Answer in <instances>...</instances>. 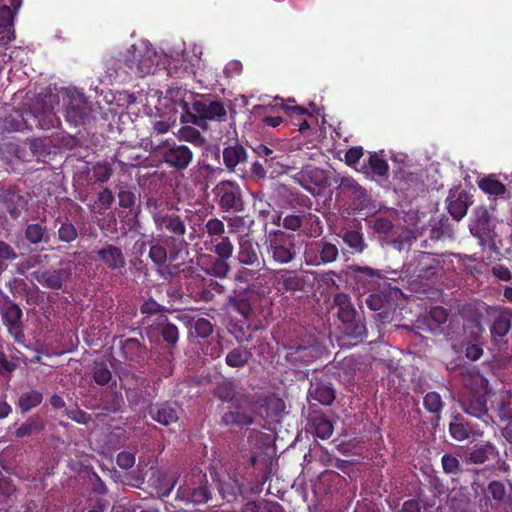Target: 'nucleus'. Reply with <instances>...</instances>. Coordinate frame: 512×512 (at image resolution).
Returning <instances> with one entry per match:
<instances>
[{"mask_svg": "<svg viewBox=\"0 0 512 512\" xmlns=\"http://www.w3.org/2000/svg\"><path fill=\"white\" fill-rule=\"evenodd\" d=\"M167 97L175 107L181 109V123L202 126L205 120L219 122L226 120L227 111L221 100L200 96L181 87L169 89Z\"/></svg>", "mask_w": 512, "mask_h": 512, "instance_id": "nucleus-1", "label": "nucleus"}, {"mask_svg": "<svg viewBox=\"0 0 512 512\" xmlns=\"http://www.w3.org/2000/svg\"><path fill=\"white\" fill-rule=\"evenodd\" d=\"M332 308L337 309V317L342 324L343 333L356 342L363 341L367 335L365 319L351 303V298L344 292L333 296Z\"/></svg>", "mask_w": 512, "mask_h": 512, "instance_id": "nucleus-2", "label": "nucleus"}, {"mask_svg": "<svg viewBox=\"0 0 512 512\" xmlns=\"http://www.w3.org/2000/svg\"><path fill=\"white\" fill-rule=\"evenodd\" d=\"M142 146L151 153L160 152L163 163L172 169L185 170L194 159V153L184 144L168 140H153L152 137L142 139Z\"/></svg>", "mask_w": 512, "mask_h": 512, "instance_id": "nucleus-3", "label": "nucleus"}, {"mask_svg": "<svg viewBox=\"0 0 512 512\" xmlns=\"http://www.w3.org/2000/svg\"><path fill=\"white\" fill-rule=\"evenodd\" d=\"M491 394L492 391L489 388L488 381L480 377L463 391L459 403L466 414L488 424L492 420V416L489 414L490 408L487 406Z\"/></svg>", "mask_w": 512, "mask_h": 512, "instance_id": "nucleus-4", "label": "nucleus"}, {"mask_svg": "<svg viewBox=\"0 0 512 512\" xmlns=\"http://www.w3.org/2000/svg\"><path fill=\"white\" fill-rule=\"evenodd\" d=\"M267 261L276 265H287L297 258L296 237L282 230H272L264 240Z\"/></svg>", "mask_w": 512, "mask_h": 512, "instance_id": "nucleus-5", "label": "nucleus"}, {"mask_svg": "<svg viewBox=\"0 0 512 512\" xmlns=\"http://www.w3.org/2000/svg\"><path fill=\"white\" fill-rule=\"evenodd\" d=\"M218 208L229 214L245 211V200L240 185L233 180H222L212 190Z\"/></svg>", "mask_w": 512, "mask_h": 512, "instance_id": "nucleus-6", "label": "nucleus"}, {"mask_svg": "<svg viewBox=\"0 0 512 512\" xmlns=\"http://www.w3.org/2000/svg\"><path fill=\"white\" fill-rule=\"evenodd\" d=\"M255 400L252 395H239L221 417V425L227 427H244L253 423Z\"/></svg>", "mask_w": 512, "mask_h": 512, "instance_id": "nucleus-7", "label": "nucleus"}, {"mask_svg": "<svg viewBox=\"0 0 512 512\" xmlns=\"http://www.w3.org/2000/svg\"><path fill=\"white\" fill-rule=\"evenodd\" d=\"M339 248L327 237L309 242L305 246L304 260L308 266H321L337 261Z\"/></svg>", "mask_w": 512, "mask_h": 512, "instance_id": "nucleus-8", "label": "nucleus"}, {"mask_svg": "<svg viewBox=\"0 0 512 512\" xmlns=\"http://www.w3.org/2000/svg\"><path fill=\"white\" fill-rule=\"evenodd\" d=\"M274 287L281 294L302 296L308 293L311 285L309 278L300 270L279 269L275 273Z\"/></svg>", "mask_w": 512, "mask_h": 512, "instance_id": "nucleus-9", "label": "nucleus"}, {"mask_svg": "<svg viewBox=\"0 0 512 512\" xmlns=\"http://www.w3.org/2000/svg\"><path fill=\"white\" fill-rule=\"evenodd\" d=\"M179 246V242L175 239H171L169 242L164 238L153 239L149 242L148 258L156 268L164 266L167 261L175 262L182 257L184 251Z\"/></svg>", "mask_w": 512, "mask_h": 512, "instance_id": "nucleus-10", "label": "nucleus"}, {"mask_svg": "<svg viewBox=\"0 0 512 512\" xmlns=\"http://www.w3.org/2000/svg\"><path fill=\"white\" fill-rule=\"evenodd\" d=\"M67 96L68 103L64 114L66 121L74 126L84 124L92 111L91 103L77 89L69 90Z\"/></svg>", "mask_w": 512, "mask_h": 512, "instance_id": "nucleus-11", "label": "nucleus"}, {"mask_svg": "<svg viewBox=\"0 0 512 512\" xmlns=\"http://www.w3.org/2000/svg\"><path fill=\"white\" fill-rule=\"evenodd\" d=\"M29 198L16 186L0 188V205L12 220H18L28 210Z\"/></svg>", "mask_w": 512, "mask_h": 512, "instance_id": "nucleus-12", "label": "nucleus"}, {"mask_svg": "<svg viewBox=\"0 0 512 512\" xmlns=\"http://www.w3.org/2000/svg\"><path fill=\"white\" fill-rule=\"evenodd\" d=\"M156 228L161 231L168 233L164 239L169 242L171 239H175L179 242V248L186 250L188 243L184 236L186 234V223L182 216L175 212L166 213L164 216L156 218Z\"/></svg>", "mask_w": 512, "mask_h": 512, "instance_id": "nucleus-13", "label": "nucleus"}, {"mask_svg": "<svg viewBox=\"0 0 512 512\" xmlns=\"http://www.w3.org/2000/svg\"><path fill=\"white\" fill-rule=\"evenodd\" d=\"M490 333L494 343H502L512 328V309L496 306L488 310Z\"/></svg>", "mask_w": 512, "mask_h": 512, "instance_id": "nucleus-14", "label": "nucleus"}, {"mask_svg": "<svg viewBox=\"0 0 512 512\" xmlns=\"http://www.w3.org/2000/svg\"><path fill=\"white\" fill-rule=\"evenodd\" d=\"M223 164L229 173L245 178L248 175V154L238 142L224 147L222 151Z\"/></svg>", "mask_w": 512, "mask_h": 512, "instance_id": "nucleus-15", "label": "nucleus"}, {"mask_svg": "<svg viewBox=\"0 0 512 512\" xmlns=\"http://www.w3.org/2000/svg\"><path fill=\"white\" fill-rule=\"evenodd\" d=\"M132 59L127 58L125 64L130 69L131 73L136 77L143 78L148 74L155 72L154 57L156 53L153 49L148 47L132 46Z\"/></svg>", "mask_w": 512, "mask_h": 512, "instance_id": "nucleus-16", "label": "nucleus"}, {"mask_svg": "<svg viewBox=\"0 0 512 512\" xmlns=\"http://www.w3.org/2000/svg\"><path fill=\"white\" fill-rule=\"evenodd\" d=\"M237 261L239 264L248 267H264L266 260L259 251V244L249 235H239Z\"/></svg>", "mask_w": 512, "mask_h": 512, "instance_id": "nucleus-17", "label": "nucleus"}, {"mask_svg": "<svg viewBox=\"0 0 512 512\" xmlns=\"http://www.w3.org/2000/svg\"><path fill=\"white\" fill-rule=\"evenodd\" d=\"M244 486L243 469L232 466L226 471L223 478L218 479V491L227 502H233L242 493Z\"/></svg>", "mask_w": 512, "mask_h": 512, "instance_id": "nucleus-18", "label": "nucleus"}, {"mask_svg": "<svg viewBox=\"0 0 512 512\" xmlns=\"http://www.w3.org/2000/svg\"><path fill=\"white\" fill-rule=\"evenodd\" d=\"M293 179L312 195L316 194V189L325 188L328 185V177L325 170L311 165L303 166L293 176Z\"/></svg>", "mask_w": 512, "mask_h": 512, "instance_id": "nucleus-19", "label": "nucleus"}, {"mask_svg": "<svg viewBox=\"0 0 512 512\" xmlns=\"http://www.w3.org/2000/svg\"><path fill=\"white\" fill-rule=\"evenodd\" d=\"M176 498L194 505L205 504L211 499V490L206 475L199 477L197 486L184 485L177 490Z\"/></svg>", "mask_w": 512, "mask_h": 512, "instance_id": "nucleus-20", "label": "nucleus"}, {"mask_svg": "<svg viewBox=\"0 0 512 512\" xmlns=\"http://www.w3.org/2000/svg\"><path fill=\"white\" fill-rule=\"evenodd\" d=\"M306 429L309 433L320 439H328L333 434L334 426L332 421L322 410L310 406Z\"/></svg>", "mask_w": 512, "mask_h": 512, "instance_id": "nucleus-21", "label": "nucleus"}, {"mask_svg": "<svg viewBox=\"0 0 512 512\" xmlns=\"http://www.w3.org/2000/svg\"><path fill=\"white\" fill-rule=\"evenodd\" d=\"M31 276L45 288L60 290L64 283L71 278V269H39L33 271Z\"/></svg>", "mask_w": 512, "mask_h": 512, "instance_id": "nucleus-22", "label": "nucleus"}, {"mask_svg": "<svg viewBox=\"0 0 512 512\" xmlns=\"http://www.w3.org/2000/svg\"><path fill=\"white\" fill-rule=\"evenodd\" d=\"M479 488L478 480H474L471 483V487L468 486H453L450 490V507L451 509L459 512H470L471 509V495H477Z\"/></svg>", "mask_w": 512, "mask_h": 512, "instance_id": "nucleus-23", "label": "nucleus"}, {"mask_svg": "<svg viewBox=\"0 0 512 512\" xmlns=\"http://www.w3.org/2000/svg\"><path fill=\"white\" fill-rule=\"evenodd\" d=\"M146 411L153 421L162 426L167 427L179 421L178 410L175 404L169 401L150 403Z\"/></svg>", "mask_w": 512, "mask_h": 512, "instance_id": "nucleus-24", "label": "nucleus"}, {"mask_svg": "<svg viewBox=\"0 0 512 512\" xmlns=\"http://www.w3.org/2000/svg\"><path fill=\"white\" fill-rule=\"evenodd\" d=\"M139 311L142 315L140 323L147 332L154 327V325L158 324L160 319L168 317L167 312H169V309L159 304L153 298H149L143 301L139 307Z\"/></svg>", "mask_w": 512, "mask_h": 512, "instance_id": "nucleus-25", "label": "nucleus"}, {"mask_svg": "<svg viewBox=\"0 0 512 512\" xmlns=\"http://www.w3.org/2000/svg\"><path fill=\"white\" fill-rule=\"evenodd\" d=\"M254 293L249 290H234L231 295L228 296V306L235 312H237L245 320L250 321L254 314L253 300H255Z\"/></svg>", "mask_w": 512, "mask_h": 512, "instance_id": "nucleus-26", "label": "nucleus"}, {"mask_svg": "<svg viewBox=\"0 0 512 512\" xmlns=\"http://www.w3.org/2000/svg\"><path fill=\"white\" fill-rule=\"evenodd\" d=\"M446 202L448 212L457 221L467 214L468 208L472 204L469 193L460 187L450 190Z\"/></svg>", "mask_w": 512, "mask_h": 512, "instance_id": "nucleus-27", "label": "nucleus"}, {"mask_svg": "<svg viewBox=\"0 0 512 512\" xmlns=\"http://www.w3.org/2000/svg\"><path fill=\"white\" fill-rule=\"evenodd\" d=\"M98 260L108 269L122 273L126 267V259L120 247L105 243L96 251Z\"/></svg>", "mask_w": 512, "mask_h": 512, "instance_id": "nucleus-28", "label": "nucleus"}, {"mask_svg": "<svg viewBox=\"0 0 512 512\" xmlns=\"http://www.w3.org/2000/svg\"><path fill=\"white\" fill-rule=\"evenodd\" d=\"M28 116L33 123V127L49 130L60 124L59 118L56 116L53 107L43 104L41 107L34 106L28 110Z\"/></svg>", "mask_w": 512, "mask_h": 512, "instance_id": "nucleus-29", "label": "nucleus"}, {"mask_svg": "<svg viewBox=\"0 0 512 512\" xmlns=\"http://www.w3.org/2000/svg\"><path fill=\"white\" fill-rule=\"evenodd\" d=\"M487 492L490 498L501 505L506 512H512V482L492 480L488 483Z\"/></svg>", "mask_w": 512, "mask_h": 512, "instance_id": "nucleus-30", "label": "nucleus"}, {"mask_svg": "<svg viewBox=\"0 0 512 512\" xmlns=\"http://www.w3.org/2000/svg\"><path fill=\"white\" fill-rule=\"evenodd\" d=\"M490 410L496 414L500 421L512 418V392L499 390L490 395Z\"/></svg>", "mask_w": 512, "mask_h": 512, "instance_id": "nucleus-31", "label": "nucleus"}, {"mask_svg": "<svg viewBox=\"0 0 512 512\" xmlns=\"http://www.w3.org/2000/svg\"><path fill=\"white\" fill-rule=\"evenodd\" d=\"M147 335H160L163 341L166 343L165 347L175 348L179 342V329L178 327L170 321L168 317L165 319H160V322L150 330H148Z\"/></svg>", "mask_w": 512, "mask_h": 512, "instance_id": "nucleus-32", "label": "nucleus"}, {"mask_svg": "<svg viewBox=\"0 0 512 512\" xmlns=\"http://www.w3.org/2000/svg\"><path fill=\"white\" fill-rule=\"evenodd\" d=\"M1 311L3 323L8 328L9 333L14 335L16 339L23 336L21 323L23 312L21 308L15 303H6Z\"/></svg>", "mask_w": 512, "mask_h": 512, "instance_id": "nucleus-33", "label": "nucleus"}, {"mask_svg": "<svg viewBox=\"0 0 512 512\" xmlns=\"http://www.w3.org/2000/svg\"><path fill=\"white\" fill-rule=\"evenodd\" d=\"M113 160L120 166L121 171L127 172L130 168L139 166L143 162V157L137 148L122 145L117 149Z\"/></svg>", "mask_w": 512, "mask_h": 512, "instance_id": "nucleus-34", "label": "nucleus"}, {"mask_svg": "<svg viewBox=\"0 0 512 512\" xmlns=\"http://www.w3.org/2000/svg\"><path fill=\"white\" fill-rule=\"evenodd\" d=\"M12 6L0 7V44L7 45L15 39L14 18L15 11Z\"/></svg>", "mask_w": 512, "mask_h": 512, "instance_id": "nucleus-35", "label": "nucleus"}, {"mask_svg": "<svg viewBox=\"0 0 512 512\" xmlns=\"http://www.w3.org/2000/svg\"><path fill=\"white\" fill-rule=\"evenodd\" d=\"M309 398L318 403L329 406L336 398V392L333 385L329 382L316 380L311 382L309 388Z\"/></svg>", "mask_w": 512, "mask_h": 512, "instance_id": "nucleus-36", "label": "nucleus"}, {"mask_svg": "<svg viewBox=\"0 0 512 512\" xmlns=\"http://www.w3.org/2000/svg\"><path fill=\"white\" fill-rule=\"evenodd\" d=\"M121 349L124 358L130 362H143L148 353L146 345L137 338H127L122 341Z\"/></svg>", "mask_w": 512, "mask_h": 512, "instance_id": "nucleus-37", "label": "nucleus"}, {"mask_svg": "<svg viewBox=\"0 0 512 512\" xmlns=\"http://www.w3.org/2000/svg\"><path fill=\"white\" fill-rule=\"evenodd\" d=\"M355 272L357 284L361 285L365 291H374L384 280L380 271L368 266L357 267Z\"/></svg>", "mask_w": 512, "mask_h": 512, "instance_id": "nucleus-38", "label": "nucleus"}, {"mask_svg": "<svg viewBox=\"0 0 512 512\" xmlns=\"http://www.w3.org/2000/svg\"><path fill=\"white\" fill-rule=\"evenodd\" d=\"M439 262L430 253L419 252L415 258L414 273L420 278L429 279L437 274Z\"/></svg>", "mask_w": 512, "mask_h": 512, "instance_id": "nucleus-39", "label": "nucleus"}, {"mask_svg": "<svg viewBox=\"0 0 512 512\" xmlns=\"http://www.w3.org/2000/svg\"><path fill=\"white\" fill-rule=\"evenodd\" d=\"M236 382L233 380L223 379L215 383L213 395L223 403H234L239 395H246L236 391Z\"/></svg>", "mask_w": 512, "mask_h": 512, "instance_id": "nucleus-40", "label": "nucleus"}, {"mask_svg": "<svg viewBox=\"0 0 512 512\" xmlns=\"http://www.w3.org/2000/svg\"><path fill=\"white\" fill-rule=\"evenodd\" d=\"M153 360L159 368V373L165 377L173 373L174 352L173 348L160 347L153 351Z\"/></svg>", "mask_w": 512, "mask_h": 512, "instance_id": "nucleus-41", "label": "nucleus"}, {"mask_svg": "<svg viewBox=\"0 0 512 512\" xmlns=\"http://www.w3.org/2000/svg\"><path fill=\"white\" fill-rule=\"evenodd\" d=\"M167 74L173 78H185L195 75V65L185 58L170 60L166 66Z\"/></svg>", "mask_w": 512, "mask_h": 512, "instance_id": "nucleus-42", "label": "nucleus"}, {"mask_svg": "<svg viewBox=\"0 0 512 512\" xmlns=\"http://www.w3.org/2000/svg\"><path fill=\"white\" fill-rule=\"evenodd\" d=\"M4 128L9 132L33 129V123L28 116V110L23 112L15 111L4 119Z\"/></svg>", "mask_w": 512, "mask_h": 512, "instance_id": "nucleus-43", "label": "nucleus"}, {"mask_svg": "<svg viewBox=\"0 0 512 512\" xmlns=\"http://www.w3.org/2000/svg\"><path fill=\"white\" fill-rule=\"evenodd\" d=\"M339 236L354 253H362L367 247L363 233L360 230L347 229L339 234Z\"/></svg>", "mask_w": 512, "mask_h": 512, "instance_id": "nucleus-44", "label": "nucleus"}, {"mask_svg": "<svg viewBox=\"0 0 512 512\" xmlns=\"http://www.w3.org/2000/svg\"><path fill=\"white\" fill-rule=\"evenodd\" d=\"M495 452V447L490 444L475 445L466 453L465 458L473 464L485 463Z\"/></svg>", "mask_w": 512, "mask_h": 512, "instance_id": "nucleus-45", "label": "nucleus"}, {"mask_svg": "<svg viewBox=\"0 0 512 512\" xmlns=\"http://www.w3.org/2000/svg\"><path fill=\"white\" fill-rule=\"evenodd\" d=\"M281 108L284 110V112L292 117L298 120L297 125L299 126L300 132H305L306 130L310 129V125L308 121L306 120V116L313 117L311 113L308 112V110L304 107L298 106V105H288V104H281Z\"/></svg>", "mask_w": 512, "mask_h": 512, "instance_id": "nucleus-46", "label": "nucleus"}, {"mask_svg": "<svg viewBox=\"0 0 512 512\" xmlns=\"http://www.w3.org/2000/svg\"><path fill=\"white\" fill-rule=\"evenodd\" d=\"M251 356V352L246 347L238 346L227 353L225 363L232 368H242Z\"/></svg>", "mask_w": 512, "mask_h": 512, "instance_id": "nucleus-47", "label": "nucleus"}, {"mask_svg": "<svg viewBox=\"0 0 512 512\" xmlns=\"http://www.w3.org/2000/svg\"><path fill=\"white\" fill-rule=\"evenodd\" d=\"M45 427L44 421L38 416H30L15 431L16 437L23 438L41 432Z\"/></svg>", "mask_w": 512, "mask_h": 512, "instance_id": "nucleus-48", "label": "nucleus"}, {"mask_svg": "<svg viewBox=\"0 0 512 512\" xmlns=\"http://www.w3.org/2000/svg\"><path fill=\"white\" fill-rule=\"evenodd\" d=\"M43 401V394L37 390H30L20 395L16 405L22 413H27L39 406Z\"/></svg>", "mask_w": 512, "mask_h": 512, "instance_id": "nucleus-49", "label": "nucleus"}, {"mask_svg": "<svg viewBox=\"0 0 512 512\" xmlns=\"http://www.w3.org/2000/svg\"><path fill=\"white\" fill-rule=\"evenodd\" d=\"M478 187L490 196H502L506 193L505 185L496 179L494 175H488L480 179Z\"/></svg>", "mask_w": 512, "mask_h": 512, "instance_id": "nucleus-50", "label": "nucleus"}, {"mask_svg": "<svg viewBox=\"0 0 512 512\" xmlns=\"http://www.w3.org/2000/svg\"><path fill=\"white\" fill-rule=\"evenodd\" d=\"M461 415H456L449 424V433L451 437L457 441H463L469 438L472 429L468 424L463 422Z\"/></svg>", "mask_w": 512, "mask_h": 512, "instance_id": "nucleus-51", "label": "nucleus"}, {"mask_svg": "<svg viewBox=\"0 0 512 512\" xmlns=\"http://www.w3.org/2000/svg\"><path fill=\"white\" fill-rule=\"evenodd\" d=\"M424 408L435 415L436 422L440 420V413L443 410V401L439 393L428 392L423 399Z\"/></svg>", "mask_w": 512, "mask_h": 512, "instance_id": "nucleus-52", "label": "nucleus"}, {"mask_svg": "<svg viewBox=\"0 0 512 512\" xmlns=\"http://www.w3.org/2000/svg\"><path fill=\"white\" fill-rule=\"evenodd\" d=\"M363 169H370L375 176L385 177L388 174L389 165L384 158L373 153L369 156L368 163L363 166Z\"/></svg>", "mask_w": 512, "mask_h": 512, "instance_id": "nucleus-53", "label": "nucleus"}, {"mask_svg": "<svg viewBox=\"0 0 512 512\" xmlns=\"http://www.w3.org/2000/svg\"><path fill=\"white\" fill-rule=\"evenodd\" d=\"M92 379L99 386H106L112 380V372L105 362H95L92 367Z\"/></svg>", "mask_w": 512, "mask_h": 512, "instance_id": "nucleus-54", "label": "nucleus"}, {"mask_svg": "<svg viewBox=\"0 0 512 512\" xmlns=\"http://www.w3.org/2000/svg\"><path fill=\"white\" fill-rule=\"evenodd\" d=\"M225 220H221L217 217L209 218L204 224V232L208 237L211 238V242L214 243L216 239L224 237L225 234Z\"/></svg>", "mask_w": 512, "mask_h": 512, "instance_id": "nucleus-55", "label": "nucleus"}, {"mask_svg": "<svg viewBox=\"0 0 512 512\" xmlns=\"http://www.w3.org/2000/svg\"><path fill=\"white\" fill-rule=\"evenodd\" d=\"M115 198L112 191L108 188H104L97 194V199L92 205H90L93 212L102 213L109 209L113 204Z\"/></svg>", "mask_w": 512, "mask_h": 512, "instance_id": "nucleus-56", "label": "nucleus"}, {"mask_svg": "<svg viewBox=\"0 0 512 512\" xmlns=\"http://www.w3.org/2000/svg\"><path fill=\"white\" fill-rule=\"evenodd\" d=\"M179 139L189 142L195 146L201 147L205 144L206 139L201 132L191 126H185L179 129Z\"/></svg>", "mask_w": 512, "mask_h": 512, "instance_id": "nucleus-57", "label": "nucleus"}, {"mask_svg": "<svg viewBox=\"0 0 512 512\" xmlns=\"http://www.w3.org/2000/svg\"><path fill=\"white\" fill-rule=\"evenodd\" d=\"M220 240L214 241L213 252L217 255V258L223 260H229L234 252V245L228 236L219 238Z\"/></svg>", "mask_w": 512, "mask_h": 512, "instance_id": "nucleus-58", "label": "nucleus"}, {"mask_svg": "<svg viewBox=\"0 0 512 512\" xmlns=\"http://www.w3.org/2000/svg\"><path fill=\"white\" fill-rule=\"evenodd\" d=\"M78 237V231L68 219L61 222L58 229V238L61 242L71 243Z\"/></svg>", "mask_w": 512, "mask_h": 512, "instance_id": "nucleus-59", "label": "nucleus"}, {"mask_svg": "<svg viewBox=\"0 0 512 512\" xmlns=\"http://www.w3.org/2000/svg\"><path fill=\"white\" fill-rule=\"evenodd\" d=\"M223 220L227 223L228 233L233 235L236 234L237 237L239 235H245L243 232L245 231V219L238 214H234L233 216H224Z\"/></svg>", "mask_w": 512, "mask_h": 512, "instance_id": "nucleus-60", "label": "nucleus"}, {"mask_svg": "<svg viewBox=\"0 0 512 512\" xmlns=\"http://www.w3.org/2000/svg\"><path fill=\"white\" fill-rule=\"evenodd\" d=\"M441 465L443 472L448 475H455L462 471L459 459L451 453L442 455Z\"/></svg>", "mask_w": 512, "mask_h": 512, "instance_id": "nucleus-61", "label": "nucleus"}, {"mask_svg": "<svg viewBox=\"0 0 512 512\" xmlns=\"http://www.w3.org/2000/svg\"><path fill=\"white\" fill-rule=\"evenodd\" d=\"M46 228L40 224H28L25 229V238L31 244H38L43 241Z\"/></svg>", "mask_w": 512, "mask_h": 512, "instance_id": "nucleus-62", "label": "nucleus"}, {"mask_svg": "<svg viewBox=\"0 0 512 512\" xmlns=\"http://www.w3.org/2000/svg\"><path fill=\"white\" fill-rule=\"evenodd\" d=\"M175 120L169 119H154L152 121V126L150 130V135L148 137H152L153 140L155 136H160L168 133V131L173 127Z\"/></svg>", "mask_w": 512, "mask_h": 512, "instance_id": "nucleus-63", "label": "nucleus"}, {"mask_svg": "<svg viewBox=\"0 0 512 512\" xmlns=\"http://www.w3.org/2000/svg\"><path fill=\"white\" fill-rule=\"evenodd\" d=\"M96 181L104 183L112 176V168L107 162H97L92 169Z\"/></svg>", "mask_w": 512, "mask_h": 512, "instance_id": "nucleus-64", "label": "nucleus"}]
</instances>
